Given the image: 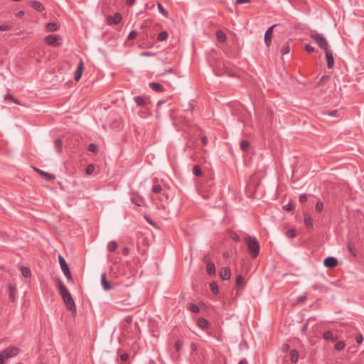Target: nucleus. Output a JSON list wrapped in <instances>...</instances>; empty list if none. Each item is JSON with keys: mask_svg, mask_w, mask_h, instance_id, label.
Listing matches in <instances>:
<instances>
[{"mask_svg": "<svg viewBox=\"0 0 364 364\" xmlns=\"http://www.w3.org/2000/svg\"><path fill=\"white\" fill-rule=\"evenodd\" d=\"M58 291L62 296L67 309L73 314H75L76 306L75 301L65 284L60 280L58 281Z\"/></svg>", "mask_w": 364, "mask_h": 364, "instance_id": "1", "label": "nucleus"}, {"mask_svg": "<svg viewBox=\"0 0 364 364\" xmlns=\"http://www.w3.org/2000/svg\"><path fill=\"white\" fill-rule=\"evenodd\" d=\"M245 242L247 245L251 257L252 258H256L259 255L260 249L259 244L257 239L254 237L247 235L245 237Z\"/></svg>", "mask_w": 364, "mask_h": 364, "instance_id": "2", "label": "nucleus"}, {"mask_svg": "<svg viewBox=\"0 0 364 364\" xmlns=\"http://www.w3.org/2000/svg\"><path fill=\"white\" fill-rule=\"evenodd\" d=\"M19 350L16 347H9L0 353V364H3L9 358L16 355Z\"/></svg>", "mask_w": 364, "mask_h": 364, "instance_id": "3", "label": "nucleus"}, {"mask_svg": "<svg viewBox=\"0 0 364 364\" xmlns=\"http://www.w3.org/2000/svg\"><path fill=\"white\" fill-rule=\"evenodd\" d=\"M44 41L46 44L53 47H58L63 43L62 38L57 34L48 35L45 38Z\"/></svg>", "mask_w": 364, "mask_h": 364, "instance_id": "4", "label": "nucleus"}, {"mask_svg": "<svg viewBox=\"0 0 364 364\" xmlns=\"http://www.w3.org/2000/svg\"><path fill=\"white\" fill-rule=\"evenodd\" d=\"M311 38L317 43V45L324 51L328 50V43L326 39L321 33L311 34Z\"/></svg>", "mask_w": 364, "mask_h": 364, "instance_id": "5", "label": "nucleus"}, {"mask_svg": "<svg viewBox=\"0 0 364 364\" xmlns=\"http://www.w3.org/2000/svg\"><path fill=\"white\" fill-rule=\"evenodd\" d=\"M58 261H59V264L60 265L61 269H62L64 275L65 276V277L68 279V280L72 281L73 277H72L70 271L69 269L68 265L67 264L66 261L64 259V257L60 255H58Z\"/></svg>", "mask_w": 364, "mask_h": 364, "instance_id": "6", "label": "nucleus"}, {"mask_svg": "<svg viewBox=\"0 0 364 364\" xmlns=\"http://www.w3.org/2000/svg\"><path fill=\"white\" fill-rule=\"evenodd\" d=\"M323 264L326 267L333 268L338 264V261L334 257H328L324 259Z\"/></svg>", "mask_w": 364, "mask_h": 364, "instance_id": "7", "label": "nucleus"}, {"mask_svg": "<svg viewBox=\"0 0 364 364\" xmlns=\"http://www.w3.org/2000/svg\"><path fill=\"white\" fill-rule=\"evenodd\" d=\"M325 54L327 61V67L328 68L331 69L334 66V59L333 57V54L329 49L325 51Z\"/></svg>", "mask_w": 364, "mask_h": 364, "instance_id": "8", "label": "nucleus"}, {"mask_svg": "<svg viewBox=\"0 0 364 364\" xmlns=\"http://www.w3.org/2000/svg\"><path fill=\"white\" fill-rule=\"evenodd\" d=\"M276 25H273L272 26H270L265 32V34H264V42H265V44L269 46L271 43V41H272V33H273V28Z\"/></svg>", "mask_w": 364, "mask_h": 364, "instance_id": "9", "label": "nucleus"}, {"mask_svg": "<svg viewBox=\"0 0 364 364\" xmlns=\"http://www.w3.org/2000/svg\"><path fill=\"white\" fill-rule=\"evenodd\" d=\"M183 343L181 341H177L174 344L175 351L172 353V358L174 360H177L179 358V354L178 353L182 348Z\"/></svg>", "mask_w": 364, "mask_h": 364, "instance_id": "10", "label": "nucleus"}, {"mask_svg": "<svg viewBox=\"0 0 364 364\" xmlns=\"http://www.w3.org/2000/svg\"><path fill=\"white\" fill-rule=\"evenodd\" d=\"M83 68H84L83 62L82 60H80L77 65V68L75 72L74 77H75V80L78 81L80 80V78L82 77V71H83Z\"/></svg>", "mask_w": 364, "mask_h": 364, "instance_id": "11", "label": "nucleus"}, {"mask_svg": "<svg viewBox=\"0 0 364 364\" xmlns=\"http://www.w3.org/2000/svg\"><path fill=\"white\" fill-rule=\"evenodd\" d=\"M231 272L228 267H223L220 272V276L223 280H228L230 277Z\"/></svg>", "mask_w": 364, "mask_h": 364, "instance_id": "12", "label": "nucleus"}, {"mask_svg": "<svg viewBox=\"0 0 364 364\" xmlns=\"http://www.w3.org/2000/svg\"><path fill=\"white\" fill-rule=\"evenodd\" d=\"M33 168L36 171V172H37L38 173H39L40 175H41L42 176L46 178L47 180L51 181V180L55 179V176L53 174L45 172L44 171L41 170L38 168Z\"/></svg>", "mask_w": 364, "mask_h": 364, "instance_id": "13", "label": "nucleus"}, {"mask_svg": "<svg viewBox=\"0 0 364 364\" xmlns=\"http://www.w3.org/2000/svg\"><path fill=\"white\" fill-rule=\"evenodd\" d=\"M122 15L119 13H116L114 16H109L108 22L109 24H118L122 21Z\"/></svg>", "mask_w": 364, "mask_h": 364, "instance_id": "14", "label": "nucleus"}, {"mask_svg": "<svg viewBox=\"0 0 364 364\" xmlns=\"http://www.w3.org/2000/svg\"><path fill=\"white\" fill-rule=\"evenodd\" d=\"M9 289V297L11 301L16 300V288L13 284H10L8 285Z\"/></svg>", "mask_w": 364, "mask_h": 364, "instance_id": "15", "label": "nucleus"}, {"mask_svg": "<svg viewBox=\"0 0 364 364\" xmlns=\"http://www.w3.org/2000/svg\"><path fill=\"white\" fill-rule=\"evenodd\" d=\"M197 324L203 330H206L210 326L209 322L204 318H199Z\"/></svg>", "mask_w": 364, "mask_h": 364, "instance_id": "16", "label": "nucleus"}, {"mask_svg": "<svg viewBox=\"0 0 364 364\" xmlns=\"http://www.w3.org/2000/svg\"><path fill=\"white\" fill-rule=\"evenodd\" d=\"M101 283L103 289L106 291L112 289V286L109 284V283L107 281L106 278V274L103 273L101 275Z\"/></svg>", "mask_w": 364, "mask_h": 364, "instance_id": "17", "label": "nucleus"}, {"mask_svg": "<svg viewBox=\"0 0 364 364\" xmlns=\"http://www.w3.org/2000/svg\"><path fill=\"white\" fill-rule=\"evenodd\" d=\"M31 7L38 11H43L44 10L43 5L38 1L33 0L31 2Z\"/></svg>", "mask_w": 364, "mask_h": 364, "instance_id": "18", "label": "nucleus"}, {"mask_svg": "<svg viewBox=\"0 0 364 364\" xmlns=\"http://www.w3.org/2000/svg\"><path fill=\"white\" fill-rule=\"evenodd\" d=\"M134 102L140 107H146L148 102L141 96H135L134 97Z\"/></svg>", "mask_w": 364, "mask_h": 364, "instance_id": "19", "label": "nucleus"}, {"mask_svg": "<svg viewBox=\"0 0 364 364\" xmlns=\"http://www.w3.org/2000/svg\"><path fill=\"white\" fill-rule=\"evenodd\" d=\"M149 87L156 92H162L164 91V87L158 82H151L149 83Z\"/></svg>", "mask_w": 364, "mask_h": 364, "instance_id": "20", "label": "nucleus"}, {"mask_svg": "<svg viewBox=\"0 0 364 364\" xmlns=\"http://www.w3.org/2000/svg\"><path fill=\"white\" fill-rule=\"evenodd\" d=\"M206 271L208 274L213 275L215 274V264L211 262H208L206 265Z\"/></svg>", "mask_w": 364, "mask_h": 364, "instance_id": "21", "label": "nucleus"}, {"mask_svg": "<svg viewBox=\"0 0 364 364\" xmlns=\"http://www.w3.org/2000/svg\"><path fill=\"white\" fill-rule=\"evenodd\" d=\"M304 223L308 228H313V220L311 217L308 213L304 214Z\"/></svg>", "mask_w": 364, "mask_h": 364, "instance_id": "22", "label": "nucleus"}, {"mask_svg": "<svg viewBox=\"0 0 364 364\" xmlns=\"http://www.w3.org/2000/svg\"><path fill=\"white\" fill-rule=\"evenodd\" d=\"M290 358L292 363H297L299 359V353L296 350L293 349L290 351Z\"/></svg>", "mask_w": 364, "mask_h": 364, "instance_id": "23", "label": "nucleus"}, {"mask_svg": "<svg viewBox=\"0 0 364 364\" xmlns=\"http://www.w3.org/2000/svg\"><path fill=\"white\" fill-rule=\"evenodd\" d=\"M21 272L22 276L26 278H28L31 274L30 269L25 266L21 267Z\"/></svg>", "mask_w": 364, "mask_h": 364, "instance_id": "24", "label": "nucleus"}, {"mask_svg": "<svg viewBox=\"0 0 364 364\" xmlns=\"http://www.w3.org/2000/svg\"><path fill=\"white\" fill-rule=\"evenodd\" d=\"M58 26L57 23L53 22L48 23L46 25V28L48 31H55L58 29Z\"/></svg>", "mask_w": 364, "mask_h": 364, "instance_id": "25", "label": "nucleus"}, {"mask_svg": "<svg viewBox=\"0 0 364 364\" xmlns=\"http://www.w3.org/2000/svg\"><path fill=\"white\" fill-rule=\"evenodd\" d=\"M235 283L238 287L242 288L245 286L244 279L242 275H237V277H236Z\"/></svg>", "mask_w": 364, "mask_h": 364, "instance_id": "26", "label": "nucleus"}, {"mask_svg": "<svg viewBox=\"0 0 364 364\" xmlns=\"http://www.w3.org/2000/svg\"><path fill=\"white\" fill-rule=\"evenodd\" d=\"M323 338L326 341H335L333 334L330 331H326L323 333Z\"/></svg>", "mask_w": 364, "mask_h": 364, "instance_id": "27", "label": "nucleus"}, {"mask_svg": "<svg viewBox=\"0 0 364 364\" xmlns=\"http://www.w3.org/2000/svg\"><path fill=\"white\" fill-rule=\"evenodd\" d=\"M323 114L328 115V116L333 117H340L339 112L336 109L331 111V112H327V111L323 112Z\"/></svg>", "mask_w": 364, "mask_h": 364, "instance_id": "28", "label": "nucleus"}, {"mask_svg": "<svg viewBox=\"0 0 364 364\" xmlns=\"http://www.w3.org/2000/svg\"><path fill=\"white\" fill-rule=\"evenodd\" d=\"M330 77L328 75H323L317 83L318 86H323L329 80Z\"/></svg>", "mask_w": 364, "mask_h": 364, "instance_id": "29", "label": "nucleus"}, {"mask_svg": "<svg viewBox=\"0 0 364 364\" xmlns=\"http://www.w3.org/2000/svg\"><path fill=\"white\" fill-rule=\"evenodd\" d=\"M240 146L242 151H247L250 146V143L247 140H242L240 143Z\"/></svg>", "mask_w": 364, "mask_h": 364, "instance_id": "30", "label": "nucleus"}, {"mask_svg": "<svg viewBox=\"0 0 364 364\" xmlns=\"http://www.w3.org/2000/svg\"><path fill=\"white\" fill-rule=\"evenodd\" d=\"M168 33L166 31H162L159 33L157 39L159 41H166L168 38Z\"/></svg>", "mask_w": 364, "mask_h": 364, "instance_id": "31", "label": "nucleus"}, {"mask_svg": "<svg viewBox=\"0 0 364 364\" xmlns=\"http://www.w3.org/2000/svg\"><path fill=\"white\" fill-rule=\"evenodd\" d=\"M117 248V244L114 241H111L108 243L107 249L110 252H114Z\"/></svg>", "mask_w": 364, "mask_h": 364, "instance_id": "32", "label": "nucleus"}, {"mask_svg": "<svg viewBox=\"0 0 364 364\" xmlns=\"http://www.w3.org/2000/svg\"><path fill=\"white\" fill-rule=\"evenodd\" d=\"M217 38L219 41L223 42L226 40V35L222 31L217 32Z\"/></svg>", "mask_w": 364, "mask_h": 364, "instance_id": "33", "label": "nucleus"}, {"mask_svg": "<svg viewBox=\"0 0 364 364\" xmlns=\"http://www.w3.org/2000/svg\"><path fill=\"white\" fill-rule=\"evenodd\" d=\"M210 289L214 294H217L218 293V287L215 282H212L210 284Z\"/></svg>", "mask_w": 364, "mask_h": 364, "instance_id": "34", "label": "nucleus"}, {"mask_svg": "<svg viewBox=\"0 0 364 364\" xmlns=\"http://www.w3.org/2000/svg\"><path fill=\"white\" fill-rule=\"evenodd\" d=\"M157 7L160 14H161L165 17L168 16L167 11L163 7V6L160 3L157 4Z\"/></svg>", "mask_w": 364, "mask_h": 364, "instance_id": "35", "label": "nucleus"}, {"mask_svg": "<svg viewBox=\"0 0 364 364\" xmlns=\"http://www.w3.org/2000/svg\"><path fill=\"white\" fill-rule=\"evenodd\" d=\"M188 309L193 313H198L200 311V308L195 304H190L188 305Z\"/></svg>", "mask_w": 364, "mask_h": 364, "instance_id": "36", "label": "nucleus"}, {"mask_svg": "<svg viewBox=\"0 0 364 364\" xmlns=\"http://www.w3.org/2000/svg\"><path fill=\"white\" fill-rule=\"evenodd\" d=\"M62 141L59 139H55V147L58 152H60L62 150Z\"/></svg>", "mask_w": 364, "mask_h": 364, "instance_id": "37", "label": "nucleus"}, {"mask_svg": "<svg viewBox=\"0 0 364 364\" xmlns=\"http://www.w3.org/2000/svg\"><path fill=\"white\" fill-rule=\"evenodd\" d=\"M193 173L196 176H200L202 175V171H201L199 166L196 165L193 166Z\"/></svg>", "mask_w": 364, "mask_h": 364, "instance_id": "38", "label": "nucleus"}, {"mask_svg": "<svg viewBox=\"0 0 364 364\" xmlns=\"http://www.w3.org/2000/svg\"><path fill=\"white\" fill-rule=\"evenodd\" d=\"M296 232L294 229H290L286 232V235L289 238H293L296 236Z\"/></svg>", "mask_w": 364, "mask_h": 364, "instance_id": "39", "label": "nucleus"}, {"mask_svg": "<svg viewBox=\"0 0 364 364\" xmlns=\"http://www.w3.org/2000/svg\"><path fill=\"white\" fill-rule=\"evenodd\" d=\"M348 250L350 251V252L353 255L355 256L357 255V250H356L355 247L353 245L349 243L348 245Z\"/></svg>", "mask_w": 364, "mask_h": 364, "instance_id": "40", "label": "nucleus"}, {"mask_svg": "<svg viewBox=\"0 0 364 364\" xmlns=\"http://www.w3.org/2000/svg\"><path fill=\"white\" fill-rule=\"evenodd\" d=\"M88 150L93 153H97L98 151V147L95 144H90L88 146Z\"/></svg>", "mask_w": 364, "mask_h": 364, "instance_id": "41", "label": "nucleus"}, {"mask_svg": "<svg viewBox=\"0 0 364 364\" xmlns=\"http://www.w3.org/2000/svg\"><path fill=\"white\" fill-rule=\"evenodd\" d=\"M94 170H95V167L92 164L87 165L85 168L86 173L88 175L92 174L93 173Z\"/></svg>", "mask_w": 364, "mask_h": 364, "instance_id": "42", "label": "nucleus"}, {"mask_svg": "<svg viewBox=\"0 0 364 364\" xmlns=\"http://www.w3.org/2000/svg\"><path fill=\"white\" fill-rule=\"evenodd\" d=\"M290 52V47L289 45H284L281 49V53L283 55L288 54Z\"/></svg>", "mask_w": 364, "mask_h": 364, "instance_id": "43", "label": "nucleus"}, {"mask_svg": "<svg viewBox=\"0 0 364 364\" xmlns=\"http://www.w3.org/2000/svg\"><path fill=\"white\" fill-rule=\"evenodd\" d=\"M345 347V343L342 341H338L335 345V349L337 350H341Z\"/></svg>", "mask_w": 364, "mask_h": 364, "instance_id": "44", "label": "nucleus"}, {"mask_svg": "<svg viewBox=\"0 0 364 364\" xmlns=\"http://www.w3.org/2000/svg\"><path fill=\"white\" fill-rule=\"evenodd\" d=\"M162 191V188L160 185H154L152 187V191L154 193H159Z\"/></svg>", "mask_w": 364, "mask_h": 364, "instance_id": "45", "label": "nucleus"}, {"mask_svg": "<svg viewBox=\"0 0 364 364\" xmlns=\"http://www.w3.org/2000/svg\"><path fill=\"white\" fill-rule=\"evenodd\" d=\"M12 26L11 25L7 24H2L0 25V31H10L11 30Z\"/></svg>", "mask_w": 364, "mask_h": 364, "instance_id": "46", "label": "nucleus"}, {"mask_svg": "<svg viewBox=\"0 0 364 364\" xmlns=\"http://www.w3.org/2000/svg\"><path fill=\"white\" fill-rule=\"evenodd\" d=\"M323 203L321 201H318L316 204V210L318 212H321L323 210Z\"/></svg>", "mask_w": 364, "mask_h": 364, "instance_id": "47", "label": "nucleus"}, {"mask_svg": "<svg viewBox=\"0 0 364 364\" xmlns=\"http://www.w3.org/2000/svg\"><path fill=\"white\" fill-rule=\"evenodd\" d=\"M137 36V31H132L128 36V38L132 40L136 37Z\"/></svg>", "mask_w": 364, "mask_h": 364, "instance_id": "48", "label": "nucleus"}, {"mask_svg": "<svg viewBox=\"0 0 364 364\" xmlns=\"http://www.w3.org/2000/svg\"><path fill=\"white\" fill-rule=\"evenodd\" d=\"M283 208L284 210H286L287 211H290V210H293V205L291 203H288L287 204L284 205Z\"/></svg>", "mask_w": 364, "mask_h": 364, "instance_id": "49", "label": "nucleus"}, {"mask_svg": "<svg viewBox=\"0 0 364 364\" xmlns=\"http://www.w3.org/2000/svg\"><path fill=\"white\" fill-rule=\"evenodd\" d=\"M231 237L236 242H239L240 240V236L236 232L232 233Z\"/></svg>", "mask_w": 364, "mask_h": 364, "instance_id": "50", "label": "nucleus"}, {"mask_svg": "<svg viewBox=\"0 0 364 364\" xmlns=\"http://www.w3.org/2000/svg\"><path fill=\"white\" fill-rule=\"evenodd\" d=\"M307 200V195L306 194H301L300 196H299V202L303 203L304 202H306Z\"/></svg>", "mask_w": 364, "mask_h": 364, "instance_id": "51", "label": "nucleus"}, {"mask_svg": "<svg viewBox=\"0 0 364 364\" xmlns=\"http://www.w3.org/2000/svg\"><path fill=\"white\" fill-rule=\"evenodd\" d=\"M305 49L309 53H312V52L314 51V48L313 46H310V45H306L305 46Z\"/></svg>", "mask_w": 364, "mask_h": 364, "instance_id": "52", "label": "nucleus"}, {"mask_svg": "<svg viewBox=\"0 0 364 364\" xmlns=\"http://www.w3.org/2000/svg\"><path fill=\"white\" fill-rule=\"evenodd\" d=\"M355 341L356 342L358 343V344H360L363 341V337L362 335H358V336H356L355 338Z\"/></svg>", "mask_w": 364, "mask_h": 364, "instance_id": "53", "label": "nucleus"}, {"mask_svg": "<svg viewBox=\"0 0 364 364\" xmlns=\"http://www.w3.org/2000/svg\"><path fill=\"white\" fill-rule=\"evenodd\" d=\"M250 0H236V4H247V3H250Z\"/></svg>", "mask_w": 364, "mask_h": 364, "instance_id": "54", "label": "nucleus"}, {"mask_svg": "<svg viewBox=\"0 0 364 364\" xmlns=\"http://www.w3.org/2000/svg\"><path fill=\"white\" fill-rule=\"evenodd\" d=\"M201 141L202 143L203 144V145H206L208 142V139L207 136H203L202 138H201Z\"/></svg>", "mask_w": 364, "mask_h": 364, "instance_id": "55", "label": "nucleus"}, {"mask_svg": "<svg viewBox=\"0 0 364 364\" xmlns=\"http://www.w3.org/2000/svg\"><path fill=\"white\" fill-rule=\"evenodd\" d=\"M120 358L122 361H126L128 359V355L126 353L122 354Z\"/></svg>", "mask_w": 364, "mask_h": 364, "instance_id": "56", "label": "nucleus"}, {"mask_svg": "<svg viewBox=\"0 0 364 364\" xmlns=\"http://www.w3.org/2000/svg\"><path fill=\"white\" fill-rule=\"evenodd\" d=\"M141 55H143V56H152V55H154V53H152L151 52L145 51V52L141 53Z\"/></svg>", "mask_w": 364, "mask_h": 364, "instance_id": "57", "label": "nucleus"}, {"mask_svg": "<svg viewBox=\"0 0 364 364\" xmlns=\"http://www.w3.org/2000/svg\"><path fill=\"white\" fill-rule=\"evenodd\" d=\"M24 16V12L23 11H20L16 14V16L18 18H21Z\"/></svg>", "mask_w": 364, "mask_h": 364, "instance_id": "58", "label": "nucleus"}, {"mask_svg": "<svg viewBox=\"0 0 364 364\" xmlns=\"http://www.w3.org/2000/svg\"><path fill=\"white\" fill-rule=\"evenodd\" d=\"M136 0H126V4L128 5V6H132L134 4Z\"/></svg>", "mask_w": 364, "mask_h": 364, "instance_id": "59", "label": "nucleus"}, {"mask_svg": "<svg viewBox=\"0 0 364 364\" xmlns=\"http://www.w3.org/2000/svg\"><path fill=\"white\" fill-rule=\"evenodd\" d=\"M289 349V346L287 343L284 344L282 346V350L284 351H287Z\"/></svg>", "mask_w": 364, "mask_h": 364, "instance_id": "60", "label": "nucleus"}, {"mask_svg": "<svg viewBox=\"0 0 364 364\" xmlns=\"http://www.w3.org/2000/svg\"><path fill=\"white\" fill-rule=\"evenodd\" d=\"M14 97L11 95V94H7L6 96H5V99L6 100H12Z\"/></svg>", "mask_w": 364, "mask_h": 364, "instance_id": "61", "label": "nucleus"}, {"mask_svg": "<svg viewBox=\"0 0 364 364\" xmlns=\"http://www.w3.org/2000/svg\"><path fill=\"white\" fill-rule=\"evenodd\" d=\"M129 248H128V247H124V248L123 249V253H124V255H128V254H129Z\"/></svg>", "mask_w": 364, "mask_h": 364, "instance_id": "62", "label": "nucleus"}, {"mask_svg": "<svg viewBox=\"0 0 364 364\" xmlns=\"http://www.w3.org/2000/svg\"><path fill=\"white\" fill-rule=\"evenodd\" d=\"M125 321L127 323H131L132 321V317L131 316H127L126 318H125Z\"/></svg>", "mask_w": 364, "mask_h": 364, "instance_id": "63", "label": "nucleus"}, {"mask_svg": "<svg viewBox=\"0 0 364 364\" xmlns=\"http://www.w3.org/2000/svg\"><path fill=\"white\" fill-rule=\"evenodd\" d=\"M238 364H247L246 359L241 360Z\"/></svg>", "mask_w": 364, "mask_h": 364, "instance_id": "64", "label": "nucleus"}]
</instances>
